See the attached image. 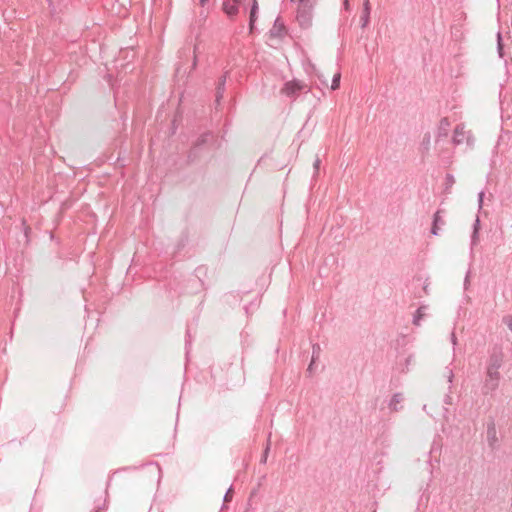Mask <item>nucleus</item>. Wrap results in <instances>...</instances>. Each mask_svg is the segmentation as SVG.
I'll list each match as a JSON object with an SVG mask.
<instances>
[{
	"mask_svg": "<svg viewBox=\"0 0 512 512\" xmlns=\"http://www.w3.org/2000/svg\"><path fill=\"white\" fill-rule=\"evenodd\" d=\"M316 4L317 0H299L296 19L302 28L311 26Z\"/></svg>",
	"mask_w": 512,
	"mask_h": 512,
	"instance_id": "obj_1",
	"label": "nucleus"
},
{
	"mask_svg": "<svg viewBox=\"0 0 512 512\" xmlns=\"http://www.w3.org/2000/svg\"><path fill=\"white\" fill-rule=\"evenodd\" d=\"M504 353L500 346L495 345L490 353L486 362V370L499 371L504 363Z\"/></svg>",
	"mask_w": 512,
	"mask_h": 512,
	"instance_id": "obj_2",
	"label": "nucleus"
},
{
	"mask_svg": "<svg viewBox=\"0 0 512 512\" xmlns=\"http://www.w3.org/2000/svg\"><path fill=\"white\" fill-rule=\"evenodd\" d=\"M453 144L460 145L466 141L468 145L472 144V136L470 131L465 130L464 124H458L454 129Z\"/></svg>",
	"mask_w": 512,
	"mask_h": 512,
	"instance_id": "obj_3",
	"label": "nucleus"
},
{
	"mask_svg": "<svg viewBox=\"0 0 512 512\" xmlns=\"http://www.w3.org/2000/svg\"><path fill=\"white\" fill-rule=\"evenodd\" d=\"M487 443L491 449H496L498 446V437L496 431V425L493 418H491L487 423Z\"/></svg>",
	"mask_w": 512,
	"mask_h": 512,
	"instance_id": "obj_4",
	"label": "nucleus"
},
{
	"mask_svg": "<svg viewBox=\"0 0 512 512\" xmlns=\"http://www.w3.org/2000/svg\"><path fill=\"white\" fill-rule=\"evenodd\" d=\"M305 85L300 83L299 81L293 80L286 82L284 87L282 88V93L289 97L296 96L302 89H304Z\"/></svg>",
	"mask_w": 512,
	"mask_h": 512,
	"instance_id": "obj_5",
	"label": "nucleus"
},
{
	"mask_svg": "<svg viewBox=\"0 0 512 512\" xmlns=\"http://www.w3.org/2000/svg\"><path fill=\"white\" fill-rule=\"evenodd\" d=\"M211 137V134L209 132H206L202 134L194 143L193 149L190 151L188 155V159L190 162L194 161L196 158V149L201 147L202 145L206 144L209 141V138Z\"/></svg>",
	"mask_w": 512,
	"mask_h": 512,
	"instance_id": "obj_6",
	"label": "nucleus"
},
{
	"mask_svg": "<svg viewBox=\"0 0 512 512\" xmlns=\"http://www.w3.org/2000/svg\"><path fill=\"white\" fill-rule=\"evenodd\" d=\"M500 381L489 378L485 376L483 386H482V393L484 395L492 394L497 390L499 387Z\"/></svg>",
	"mask_w": 512,
	"mask_h": 512,
	"instance_id": "obj_7",
	"label": "nucleus"
},
{
	"mask_svg": "<svg viewBox=\"0 0 512 512\" xmlns=\"http://www.w3.org/2000/svg\"><path fill=\"white\" fill-rule=\"evenodd\" d=\"M239 10V1L238 0H226L223 3V11L230 18L237 15Z\"/></svg>",
	"mask_w": 512,
	"mask_h": 512,
	"instance_id": "obj_8",
	"label": "nucleus"
},
{
	"mask_svg": "<svg viewBox=\"0 0 512 512\" xmlns=\"http://www.w3.org/2000/svg\"><path fill=\"white\" fill-rule=\"evenodd\" d=\"M450 125L451 123L448 118L444 117L440 120L437 131V140L440 138H446L448 136Z\"/></svg>",
	"mask_w": 512,
	"mask_h": 512,
	"instance_id": "obj_9",
	"label": "nucleus"
},
{
	"mask_svg": "<svg viewBox=\"0 0 512 512\" xmlns=\"http://www.w3.org/2000/svg\"><path fill=\"white\" fill-rule=\"evenodd\" d=\"M269 34H270V37H272V38H276V37L280 38L285 34V26L280 21L279 17L275 20L274 25L271 28Z\"/></svg>",
	"mask_w": 512,
	"mask_h": 512,
	"instance_id": "obj_10",
	"label": "nucleus"
},
{
	"mask_svg": "<svg viewBox=\"0 0 512 512\" xmlns=\"http://www.w3.org/2000/svg\"><path fill=\"white\" fill-rule=\"evenodd\" d=\"M228 72H226L219 80H218V83H217V87H216V102L219 104L221 99L223 98V94L225 92V85H226V75H227Z\"/></svg>",
	"mask_w": 512,
	"mask_h": 512,
	"instance_id": "obj_11",
	"label": "nucleus"
},
{
	"mask_svg": "<svg viewBox=\"0 0 512 512\" xmlns=\"http://www.w3.org/2000/svg\"><path fill=\"white\" fill-rule=\"evenodd\" d=\"M404 400V395L402 393H395L389 404H388V407L389 409L391 410V412H397L400 410L401 407H399L398 405L403 402Z\"/></svg>",
	"mask_w": 512,
	"mask_h": 512,
	"instance_id": "obj_12",
	"label": "nucleus"
},
{
	"mask_svg": "<svg viewBox=\"0 0 512 512\" xmlns=\"http://www.w3.org/2000/svg\"><path fill=\"white\" fill-rule=\"evenodd\" d=\"M440 213L441 210H438L433 216V223L431 228V233L433 235H438L440 226L445 224V221L442 219Z\"/></svg>",
	"mask_w": 512,
	"mask_h": 512,
	"instance_id": "obj_13",
	"label": "nucleus"
},
{
	"mask_svg": "<svg viewBox=\"0 0 512 512\" xmlns=\"http://www.w3.org/2000/svg\"><path fill=\"white\" fill-rule=\"evenodd\" d=\"M428 309L427 305L420 306L416 313L413 316V324L415 326H420L421 320L426 316V310Z\"/></svg>",
	"mask_w": 512,
	"mask_h": 512,
	"instance_id": "obj_14",
	"label": "nucleus"
},
{
	"mask_svg": "<svg viewBox=\"0 0 512 512\" xmlns=\"http://www.w3.org/2000/svg\"><path fill=\"white\" fill-rule=\"evenodd\" d=\"M370 15V3L369 0H364L363 3V14L361 16V20L363 22L362 26L365 27L368 24Z\"/></svg>",
	"mask_w": 512,
	"mask_h": 512,
	"instance_id": "obj_15",
	"label": "nucleus"
},
{
	"mask_svg": "<svg viewBox=\"0 0 512 512\" xmlns=\"http://www.w3.org/2000/svg\"><path fill=\"white\" fill-rule=\"evenodd\" d=\"M479 229H480V220L477 217L475 222H474V225H473V233H472V236H471L472 245H475L478 242V240H479V237H478Z\"/></svg>",
	"mask_w": 512,
	"mask_h": 512,
	"instance_id": "obj_16",
	"label": "nucleus"
},
{
	"mask_svg": "<svg viewBox=\"0 0 512 512\" xmlns=\"http://www.w3.org/2000/svg\"><path fill=\"white\" fill-rule=\"evenodd\" d=\"M257 10H258V4H257V1L254 0L253 5H252L251 10H250V23H249V26H250V31L251 32L253 30L254 22L256 20Z\"/></svg>",
	"mask_w": 512,
	"mask_h": 512,
	"instance_id": "obj_17",
	"label": "nucleus"
},
{
	"mask_svg": "<svg viewBox=\"0 0 512 512\" xmlns=\"http://www.w3.org/2000/svg\"><path fill=\"white\" fill-rule=\"evenodd\" d=\"M340 79H341V74L340 72H337L334 76H333V79H332V85H331V89L332 90H336L339 88V85H340Z\"/></svg>",
	"mask_w": 512,
	"mask_h": 512,
	"instance_id": "obj_18",
	"label": "nucleus"
},
{
	"mask_svg": "<svg viewBox=\"0 0 512 512\" xmlns=\"http://www.w3.org/2000/svg\"><path fill=\"white\" fill-rule=\"evenodd\" d=\"M485 376H487L489 378H492V379H495V380H498V381L501 380V374H500L499 371L486 370L485 371Z\"/></svg>",
	"mask_w": 512,
	"mask_h": 512,
	"instance_id": "obj_19",
	"label": "nucleus"
},
{
	"mask_svg": "<svg viewBox=\"0 0 512 512\" xmlns=\"http://www.w3.org/2000/svg\"><path fill=\"white\" fill-rule=\"evenodd\" d=\"M320 351H321L320 345L319 344H313V346H312V359H313V361H316V359H318V357L320 355Z\"/></svg>",
	"mask_w": 512,
	"mask_h": 512,
	"instance_id": "obj_20",
	"label": "nucleus"
},
{
	"mask_svg": "<svg viewBox=\"0 0 512 512\" xmlns=\"http://www.w3.org/2000/svg\"><path fill=\"white\" fill-rule=\"evenodd\" d=\"M497 49H498V53H499L500 57H502L503 56V44H502V38H501L500 33L497 34Z\"/></svg>",
	"mask_w": 512,
	"mask_h": 512,
	"instance_id": "obj_21",
	"label": "nucleus"
},
{
	"mask_svg": "<svg viewBox=\"0 0 512 512\" xmlns=\"http://www.w3.org/2000/svg\"><path fill=\"white\" fill-rule=\"evenodd\" d=\"M445 181H446V189H449L453 186V184L455 183V178L453 175L451 174H447L446 175V178H445Z\"/></svg>",
	"mask_w": 512,
	"mask_h": 512,
	"instance_id": "obj_22",
	"label": "nucleus"
},
{
	"mask_svg": "<svg viewBox=\"0 0 512 512\" xmlns=\"http://www.w3.org/2000/svg\"><path fill=\"white\" fill-rule=\"evenodd\" d=\"M269 450H270V441L268 440L267 446H266V448H265V450H264V452H263V455H262V457H261V460H260V462H261L262 464H265V463H266V461H267V457H268V453H269Z\"/></svg>",
	"mask_w": 512,
	"mask_h": 512,
	"instance_id": "obj_23",
	"label": "nucleus"
},
{
	"mask_svg": "<svg viewBox=\"0 0 512 512\" xmlns=\"http://www.w3.org/2000/svg\"><path fill=\"white\" fill-rule=\"evenodd\" d=\"M233 488L232 486L226 491L225 495H224V503H227V502H230L232 500V497H233Z\"/></svg>",
	"mask_w": 512,
	"mask_h": 512,
	"instance_id": "obj_24",
	"label": "nucleus"
},
{
	"mask_svg": "<svg viewBox=\"0 0 512 512\" xmlns=\"http://www.w3.org/2000/svg\"><path fill=\"white\" fill-rule=\"evenodd\" d=\"M430 140H431V135H430V133H426V134L424 135L423 142H422V144L425 146V148H426V149H428V148H429Z\"/></svg>",
	"mask_w": 512,
	"mask_h": 512,
	"instance_id": "obj_25",
	"label": "nucleus"
},
{
	"mask_svg": "<svg viewBox=\"0 0 512 512\" xmlns=\"http://www.w3.org/2000/svg\"><path fill=\"white\" fill-rule=\"evenodd\" d=\"M503 323L507 325V327L512 331V316L507 315L503 317Z\"/></svg>",
	"mask_w": 512,
	"mask_h": 512,
	"instance_id": "obj_26",
	"label": "nucleus"
},
{
	"mask_svg": "<svg viewBox=\"0 0 512 512\" xmlns=\"http://www.w3.org/2000/svg\"><path fill=\"white\" fill-rule=\"evenodd\" d=\"M484 192L481 191L479 194H478V203H479V208L481 209L482 208V205H483V198H484Z\"/></svg>",
	"mask_w": 512,
	"mask_h": 512,
	"instance_id": "obj_27",
	"label": "nucleus"
},
{
	"mask_svg": "<svg viewBox=\"0 0 512 512\" xmlns=\"http://www.w3.org/2000/svg\"><path fill=\"white\" fill-rule=\"evenodd\" d=\"M469 272L467 273L466 277H465V280H464V289L467 290L468 289V286L470 284V280H469Z\"/></svg>",
	"mask_w": 512,
	"mask_h": 512,
	"instance_id": "obj_28",
	"label": "nucleus"
},
{
	"mask_svg": "<svg viewBox=\"0 0 512 512\" xmlns=\"http://www.w3.org/2000/svg\"><path fill=\"white\" fill-rule=\"evenodd\" d=\"M319 165H320V159L317 158L313 164V167H314V170L317 172L318 169H319Z\"/></svg>",
	"mask_w": 512,
	"mask_h": 512,
	"instance_id": "obj_29",
	"label": "nucleus"
},
{
	"mask_svg": "<svg viewBox=\"0 0 512 512\" xmlns=\"http://www.w3.org/2000/svg\"><path fill=\"white\" fill-rule=\"evenodd\" d=\"M314 363H315V361H313V359H312V360H311V362H310V364H309V366H308V369H307V371H308L309 373H312Z\"/></svg>",
	"mask_w": 512,
	"mask_h": 512,
	"instance_id": "obj_30",
	"label": "nucleus"
},
{
	"mask_svg": "<svg viewBox=\"0 0 512 512\" xmlns=\"http://www.w3.org/2000/svg\"><path fill=\"white\" fill-rule=\"evenodd\" d=\"M453 372L451 370H448V382L451 383L452 382V379H453Z\"/></svg>",
	"mask_w": 512,
	"mask_h": 512,
	"instance_id": "obj_31",
	"label": "nucleus"
},
{
	"mask_svg": "<svg viewBox=\"0 0 512 512\" xmlns=\"http://www.w3.org/2000/svg\"><path fill=\"white\" fill-rule=\"evenodd\" d=\"M451 341H452L453 345L456 344L457 339H456V336L454 333L451 334Z\"/></svg>",
	"mask_w": 512,
	"mask_h": 512,
	"instance_id": "obj_32",
	"label": "nucleus"
},
{
	"mask_svg": "<svg viewBox=\"0 0 512 512\" xmlns=\"http://www.w3.org/2000/svg\"><path fill=\"white\" fill-rule=\"evenodd\" d=\"M209 0H199V4L204 7Z\"/></svg>",
	"mask_w": 512,
	"mask_h": 512,
	"instance_id": "obj_33",
	"label": "nucleus"
},
{
	"mask_svg": "<svg viewBox=\"0 0 512 512\" xmlns=\"http://www.w3.org/2000/svg\"><path fill=\"white\" fill-rule=\"evenodd\" d=\"M407 364H411V356L406 359Z\"/></svg>",
	"mask_w": 512,
	"mask_h": 512,
	"instance_id": "obj_34",
	"label": "nucleus"
},
{
	"mask_svg": "<svg viewBox=\"0 0 512 512\" xmlns=\"http://www.w3.org/2000/svg\"><path fill=\"white\" fill-rule=\"evenodd\" d=\"M450 403H451V402H450V397H449V396H447L446 404H450Z\"/></svg>",
	"mask_w": 512,
	"mask_h": 512,
	"instance_id": "obj_35",
	"label": "nucleus"
},
{
	"mask_svg": "<svg viewBox=\"0 0 512 512\" xmlns=\"http://www.w3.org/2000/svg\"><path fill=\"white\" fill-rule=\"evenodd\" d=\"M427 287H428V285H425V286L423 287V289H424V291H425V293H426V294H427Z\"/></svg>",
	"mask_w": 512,
	"mask_h": 512,
	"instance_id": "obj_36",
	"label": "nucleus"
},
{
	"mask_svg": "<svg viewBox=\"0 0 512 512\" xmlns=\"http://www.w3.org/2000/svg\"><path fill=\"white\" fill-rule=\"evenodd\" d=\"M95 512H100V508H98Z\"/></svg>",
	"mask_w": 512,
	"mask_h": 512,
	"instance_id": "obj_37",
	"label": "nucleus"
}]
</instances>
